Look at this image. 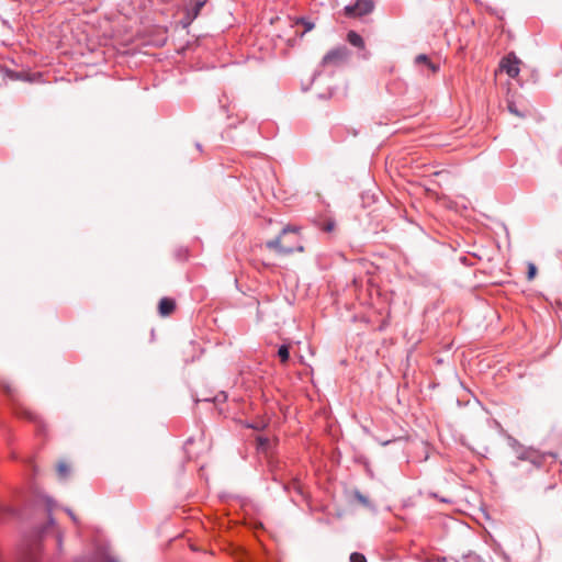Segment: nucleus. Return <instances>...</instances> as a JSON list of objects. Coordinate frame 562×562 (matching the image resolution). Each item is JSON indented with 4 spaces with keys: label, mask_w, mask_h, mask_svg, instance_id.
Returning a JSON list of instances; mask_svg holds the SVG:
<instances>
[{
    "label": "nucleus",
    "mask_w": 562,
    "mask_h": 562,
    "mask_svg": "<svg viewBox=\"0 0 562 562\" xmlns=\"http://www.w3.org/2000/svg\"><path fill=\"white\" fill-rule=\"evenodd\" d=\"M158 308H159V314L161 316H168V315H170L175 311L176 303H175V301L172 299L162 297L159 301Z\"/></svg>",
    "instance_id": "7"
},
{
    "label": "nucleus",
    "mask_w": 562,
    "mask_h": 562,
    "mask_svg": "<svg viewBox=\"0 0 562 562\" xmlns=\"http://www.w3.org/2000/svg\"><path fill=\"white\" fill-rule=\"evenodd\" d=\"M374 9L372 0H356L353 4L344 8V13L348 18H360L371 13Z\"/></svg>",
    "instance_id": "4"
},
{
    "label": "nucleus",
    "mask_w": 562,
    "mask_h": 562,
    "mask_svg": "<svg viewBox=\"0 0 562 562\" xmlns=\"http://www.w3.org/2000/svg\"><path fill=\"white\" fill-rule=\"evenodd\" d=\"M195 147H196V149H198L199 151H202V145H201L200 143H196V144H195Z\"/></svg>",
    "instance_id": "29"
},
{
    "label": "nucleus",
    "mask_w": 562,
    "mask_h": 562,
    "mask_svg": "<svg viewBox=\"0 0 562 562\" xmlns=\"http://www.w3.org/2000/svg\"><path fill=\"white\" fill-rule=\"evenodd\" d=\"M54 501L49 497L46 498V506H47V512H48V524L49 525H54L55 524V519L52 515V512H53V508H54Z\"/></svg>",
    "instance_id": "14"
},
{
    "label": "nucleus",
    "mask_w": 562,
    "mask_h": 562,
    "mask_svg": "<svg viewBox=\"0 0 562 562\" xmlns=\"http://www.w3.org/2000/svg\"><path fill=\"white\" fill-rule=\"evenodd\" d=\"M350 56L349 49L341 45L338 47H335L326 53V55L322 59V66H334L339 67L342 64L347 63L348 58Z\"/></svg>",
    "instance_id": "3"
},
{
    "label": "nucleus",
    "mask_w": 562,
    "mask_h": 562,
    "mask_svg": "<svg viewBox=\"0 0 562 562\" xmlns=\"http://www.w3.org/2000/svg\"><path fill=\"white\" fill-rule=\"evenodd\" d=\"M278 357L282 363H285L290 358L289 346L281 345L278 349Z\"/></svg>",
    "instance_id": "11"
},
{
    "label": "nucleus",
    "mask_w": 562,
    "mask_h": 562,
    "mask_svg": "<svg viewBox=\"0 0 562 562\" xmlns=\"http://www.w3.org/2000/svg\"><path fill=\"white\" fill-rule=\"evenodd\" d=\"M353 497L357 499L362 506L375 512V506L371 503V501L363 495L360 491L356 490L353 492Z\"/></svg>",
    "instance_id": "9"
},
{
    "label": "nucleus",
    "mask_w": 562,
    "mask_h": 562,
    "mask_svg": "<svg viewBox=\"0 0 562 562\" xmlns=\"http://www.w3.org/2000/svg\"><path fill=\"white\" fill-rule=\"evenodd\" d=\"M288 233L296 234L297 228L296 227H284L281 232V235H279L278 237L270 239L266 243V247L269 249L276 250L280 255H289L294 251L302 252L304 250L303 246L293 247V246H288V245L282 244V237L284 235H286Z\"/></svg>",
    "instance_id": "2"
},
{
    "label": "nucleus",
    "mask_w": 562,
    "mask_h": 562,
    "mask_svg": "<svg viewBox=\"0 0 562 562\" xmlns=\"http://www.w3.org/2000/svg\"><path fill=\"white\" fill-rule=\"evenodd\" d=\"M296 24H302L304 26V33L310 32L314 29V23L306 18H299L296 20Z\"/></svg>",
    "instance_id": "13"
},
{
    "label": "nucleus",
    "mask_w": 562,
    "mask_h": 562,
    "mask_svg": "<svg viewBox=\"0 0 562 562\" xmlns=\"http://www.w3.org/2000/svg\"><path fill=\"white\" fill-rule=\"evenodd\" d=\"M537 268L533 263H529L528 266V279L531 280L536 276Z\"/></svg>",
    "instance_id": "20"
},
{
    "label": "nucleus",
    "mask_w": 562,
    "mask_h": 562,
    "mask_svg": "<svg viewBox=\"0 0 562 562\" xmlns=\"http://www.w3.org/2000/svg\"><path fill=\"white\" fill-rule=\"evenodd\" d=\"M431 72H437L439 70V66L435 65L431 60L426 65Z\"/></svg>",
    "instance_id": "23"
},
{
    "label": "nucleus",
    "mask_w": 562,
    "mask_h": 562,
    "mask_svg": "<svg viewBox=\"0 0 562 562\" xmlns=\"http://www.w3.org/2000/svg\"><path fill=\"white\" fill-rule=\"evenodd\" d=\"M431 72H437L439 70V66L435 65L431 60L426 65Z\"/></svg>",
    "instance_id": "24"
},
{
    "label": "nucleus",
    "mask_w": 562,
    "mask_h": 562,
    "mask_svg": "<svg viewBox=\"0 0 562 562\" xmlns=\"http://www.w3.org/2000/svg\"><path fill=\"white\" fill-rule=\"evenodd\" d=\"M347 41L350 45L358 47V48H364V41L363 38L355 31H349L347 34Z\"/></svg>",
    "instance_id": "8"
},
{
    "label": "nucleus",
    "mask_w": 562,
    "mask_h": 562,
    "mask_svg": "<svg viewBox=\"0 0 562 562\" xmlns=\"http://www.w3.org/2000/svg\"><path fill=\"white\" fill-rule=\"evenodd\" d=\"M16 415H19L21 417H24V418H26V419H29L31 422H34V423L37 422L36 414H34L33 412H31V411H29L26 408H23V407L16 409Z\"/></svg>",
    "instance_id": "10"
},
{
    "label": "nucleus",
    "mask_w": 562,
    "mask_h": 562,
    "mask_svg": "<svg viewBox=\"0 0 562 562\" xmlns=\"http://www.w3.org/2000/svg\"><path fill=\"white\" fill-rule=\"evenodd\" d=\"M457 562H483V561L477 554L470 552V553L463 555L461 558V560H459Z\"/></svg>",
    "instance_id": "15"
},
{
    "label": "nucleus",
    "mask_w": 562,
    "mask_h": 562,
    "mask_svg": "<svg viewBox=\"0 0 562 562\" xmlns=\"http://www.w3.org/2000/svg\"><path fill=\"white\" fill-rule=\"evenodd\" d=\"M350 562H367V559L362 553L353 552L350 554Z\"/></svg>",
    "instance_id": "17"
},
{
    "label": "nucleus",
    "mask_w": 562,
    "mask_h": 562,
    "mask_svg": "<svg viewBox=\"0 0 562 562\" xmlns=\"http://www.w3.org/2000/svg\"><path fill=\"white\" fill-rule=\"evenodd\" d=\"M429 61H430L429 57L427 55H425V54H419L415 58V64L416 65H420V64L427 65Z\"/></svg>",
    "instance_id": "18"
},
{
    "label": "nucleus",
    "mask_w": 562,
    "mask_h": 562,
    "mask_svg": "<svg viewBox=\"0 0 562 562\" xmlns=\"http://www.w3.org/2000/svg\"><path fill=\"white\" fill-rule=\"evenodd\" d=\"M509 446L516 453L517 461H513L512 465L518 468V461L529 462L536 470H540L543 467L547 457H554L553 453H542L531 447L522 446L517 439L509 437Z\"/></svg>",
    "instance_id": "1"
},
{
    "label": "nucleus",
    "mask_w": 562,
    "mask_h": 562,
    "mask_svg": "<svg viewBox=\"0 0 562 562\" xmlns=\"http://www.w3.org/2000/svg\"><path fill=\"white\" fill-rule=\"evenodd\" d=\"M30 562H38L36 558H32Z\"/></svg>",
    "instance_id": "31"
},
{
    "label": "nucleus",
    "mask_w": 562,
    "mask_h": 562,
    "mask_svg": "<svg viewBox=\"0 0 562 562\" xmlns=\"http://www.w3.org/2000/svg\"><path fill=\"white\" fill-rule=\"evenodd\" d=\"M104 562H119V560H116L113 557L106 555L105 559H104Z\"/></svg>",
    "instance_id": "26"
},
{
    "label": "nucleus",
    "mask_w": 562,
    "mask_h": 562,
    "mask_svg": "<svg viewBox=\"0 0 562 562\" xmlns=\"http://www.w3.org/2000/svg\"><path fill=\"white\" fill-rule=\"evenodd\" d=\"M69 471H70L69 467L64 462H60L57 465V472H58L59 476L63 479H65L69 474Z\"/></svg>",
    "instance_id": "16"
},
{
    "label": "nucleus",
    "mask_w": 562,
    "mask_h": 562,
    "mask_svg": "<svg viewBox=\"0 0 562 562\" xmlns=\"http://www.w3.org/2000/svg\"><path fill=\"white\" fill-rule=\"evenodd\" d=\"M507 108H508V111H509L510 113H513V114H515V115H517V116H519V117H524V116H525V114H524V113H521V112L517 109V106L515 105V103H514V102H508Z\"/></svg>",
    "instance_id": "19"
},
{
    "label": "nucleus",
    "mask_w": 562,
    "mask_h": 562,
    "mask_svg": "<svg viewBox=\"0 0 562 562\" xmlns=\"http://www.w3.org/2000/svg\"><path fill=\"white\" fill-rule=\"evenodd\" d=\"M57 543H58V548L60 549L61 544H63V536L60 533L57 537Z\"/></svg>",
    "instance_id": "27"
},
{
    "label": "nucleus",
    "mask_w": 562,
    "mask_h": 562,
    "mask_svg": "<svg viewBox=\"0 0 562 562\" xmlns=\"http://www.w3.org/2000/svg\"><path fill=\"white\" fill-rule=\"evenodd\" d=\"M557 487V479L555 477H551L550 481L542 485V484H538L537 488L539 491H542L543 493H548L549 491L551 490H554Z\"/></svg>",
    "instance_id": "12"
},
{
    "label": "nucleus",
    "mask_w": 562,
    "mask_h": 562,
    "mask_svg": "<svg viewBox=\"0 0 562 562\" xmlns=\"http://www.w3.org/2000/svg\"><path fill=\"white\" fill-rule=\"evenodd\" d=\"M5 392H7L10 396H12V390H11V387H10V386H7Z\"/></svg>",
    "instance_id": "28"
},
{
    "label": "nucleus",
    "mask_w": 562,
    "mask_h": 562,
    "mask_svg": "<svg viewBox=\"0 0 562 562\" xmlns=\"http://www.w3.org/2000/svg\"><path fill=\"white\" fill-rule=\"evenodd\" d=\"M518 59L516 56L508 55L501 63V68L506 71L510 78H516L519 75Z\"/></svg>",
    "instance_id": "6"
},
{
    "label": "nucleus",
    "mask_w": 562,
    "mask_h": 562,
    "mask_svg": "<svg viewBox=\"0 0 562 562\" xmlns=\"http://www.w3.org/2000/svg\"><path fill=\"white\" fill-rule=\"evenodd\" d=\"M65 512L68 514V516L75 524L79 522L78 517L74 514V512L70 508L66 507Z\"/></svg>",
    "instance_id": "21"
},
{
    "label": "nucleus",
    "mask_w": 562,
    "mask_h": 562,
    "mask_svg": "<svg viewBox=\"0 0 562 562\" xmlns=\"http://www.w3.org/2000/svg\"><path fill=\"white\" fill-rule=\"evenodd\" d=\"M206 0H191L187 7L183 18L180 23L184 29L189 27L192 22L199 16L201 9L204 7Z\"/></svg>",
    "instance_id": "5"
},
{
    "label": "nucleus",
    "mask_w": 562,
    "mask_h": 562,
    "mask_svg": "<svg viewBox=\"0 0 562 562\" xmlns=\"http://www.w3.org/2000/svg\"><path fill=\"white\" fill-rule=\"evenodd\" d=\"M334 228H335V222H333V221L327 222V223L324 225V227H323V229H324L325 232H328V233H329V232H333V231H334Z\"/></svg>",
    "instance_id": "22"
},
{
    "label": "nucleus",
    "mask_w": 562,
    "mask_h": 562,
    "mask_svg": "<svg viewBox=\"0 0 562 562\" xmlns=\"http://www.w3.org/2000/svg\"><path fill=\"white\" fill-rule=\"evenodd\" d=\"M390 442H391L390 440H386V441H381L380 443H381L382 446H386V445H389Z\"/></svg>",
    "instance_id": "30"
},
{
    "label": "nucleus",
    "mask_w": 562,
    "mask_h": 562,
    "mask_svg": "<svg viewBox=\"0 0 562 562\" xmlns=\"http://www.w3.org/2000/svg\"><path fill=\"white\" fill-rule=\"evenodd\" d=\"M258 443H259L260 447H265L266 445L269 443V440L267 438L259 437L258 438Z\"/></svg>",
    "instance_id": "25"
}]
</instances>
